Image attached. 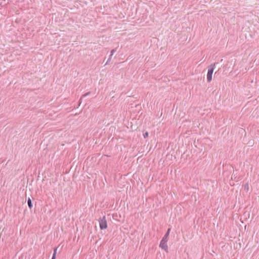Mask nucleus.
<instances>
[{
  "instance_id": "9b49d317",
  "label": "nucleus",
  "mask_w": 259,
  "mask_h": 259,
  "mask_svg": "<svg viewBox=\"0 0 259 259\" xmlns=\"http://www.w3.org/2000/svg\"><path fill=\"white\" fill-rule=\"evenodd\" d=\"M213 65H216V64H215V63H214V64H213Z\"/></svg>"
},
{
  "instance_id": "f257e3e1",
  "label": "nucleus",
  "mask_w": 259,
  "mask_h": 259,
  "mask_svg": "<svg viewBox=\"0 0 259 259\" xmlns=\"http://www.w3.org/2000/svg\"><path fill=\"white\" fill-rule=\"evenodd\" d=\"M170 229H168L166 233L164 235L162 240L160 241L159 246L162 249H164L166 252L168 251V246L167 245V242L168 240V237L170 232Z\"/></svg>"
},
{
  "instance_id": "39448f33",
  "label": "nucleus",
  "mask_w": 259,
  "mask_h": 259,
  "mask_svg": "<svg viewBox=\"0 0 259 259\" xmlns=\"http://www.w3.org/2000/svg\"><path fill=\"white\" fill-rule=\"evenodd\" d=\"M244 189L247 192L249 190V186L248 184L246 183L244 185Z\"/></svg>"
},
{
  "instance_id": "9d476101",
  "label": "nucleus",
  "mask_w": 259,
  "mask_h": 259,
  "mask_svg": "<svg viewBox=\"0 0 259 259\" xmlns=\"http://www.w3.org/2000/svg\"><path fill=\"white\" fill-rule=\"evenodd\" d=\"M55 258H56V256H55V255H53L52 259H55Z\"/></svg>"
},
{
  "instance_id": "6e6552de",
  "label": "nucleus",
  "mask_w": 259,
  "mask_h": 259,
  "mask_svg": "<svg viewBox=\"0 0 259 259\" xmlns=\"http://www.w3.org/2000/svg\"><path fill=\"white\" fill-rule=\"evenodd\" d=\"M57 248H54V253H53V255H55V256H56V254H57Z\"/></svg>"
},
{
  "instance_id": "7ed1b4c3",
  "label": "nucleus",
  "mask_w": 259,
  "mask_h": 259,
  "mask_svg": "<svg viewBox=\"0 0 259 259\" xmlns=\"http://www.w3.org/2000/svg\"><path fill=\"white\" fill-rule=\"evenodd\" d=\"M214 71V68L210 66L208 68V71L207 73V80L210 82L212 80V75Z\"/></svg>"
},
{
  "instance_id": "f03ea898",
  "label": "nucleus",
  "mask_w": 259,
  "mask_h": 259,
  "mask_svg": "<svg viewBox=\"0 0 259 259\" xmlns=\"http://www.w3.org/2000/svg\"><path fill=\"white\" fill-rule=\"evenodd\" d=\"M99 225L100 228L101 230L105 229L107 227V221L106 220V218L104 216L102 218L100 219L99 220Z\"/></svg>"
},
{
  "instance_id": "20e7f679",
  "label": "nucleus",
  "mask_w": 259,
  "mask_h": 259,
  "mask_svg": "<svg viewBox=\"0 0 259 259\" xmlns=\"http://www.w3.org/2000/svg\"><path fill=\"white\" fill-rule=\"evenodd\" d=\"M117 48H115V49H114L113 50H111V54L110 55V56H109V58H108V60H107V62L106 63V64L105 65H107L108 63V62L109 61V60L111 59V57L112 56V55L114 54V53L116 51V50H117Z\"/></svg>"
},
{
  "instance_id": "1a4fd4ad",
  "label": "nucleus",
  "mask_w": 259,
  "mask_h": 259,
  "mask_svg": "<svg viewBox=\"0 0 259 259\" xmlns=\"http://www.w3.org/2000/svg\"><path fill=\"white\" fill-rule=\"evenodd\" d=\"M90 94V92L87 93H85V94H84V95H83V97L87 96H88Z\"/></svg>"
},
{
  "instance_id": "423d86ee",
  "label": "nucleus",
  "mask_w": 259,
  "mask_h": 259,
  "mask_svg": "<svg viewBox=\"0 0 259 259\" xmlns=\"http://www.w3.org/2000/svg\"><path fill=\"white\" fill-rule=\"evenodd\" d=\"M27 203H28V205L29 207L30 208H31L32 207V203H31V199L30 198H29L28 199Z\"/></svg>"
},
{
  "instance_id": "0eeeda50",
  "label": "nucleus",
  "mask_w": 259,
  "mask_h": 259,
  "mask_svg": "<svg viewBox=\"0 0 259 259\" xmlns=\"http://www.w3.org/2000/svg\"><path fill=\"white\" fill-rule=\"evenodd\" d=\"M149 134L148 132H146L143 134V137L144 138H146L148 137Z\"/></svg>"
}]
</instances>
